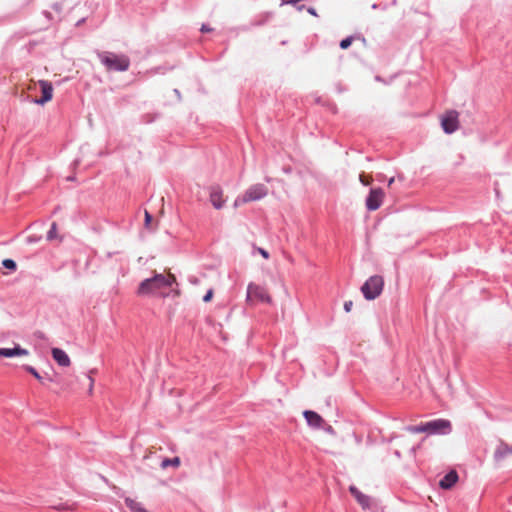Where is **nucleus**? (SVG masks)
Segmentation results:
<instances>
[{
  "mask_svg": "<svg viewBox=\"0 0 512 512\" xmlns=\"http://www.w3.org/2000/svg\"><path fill=\"white\" fill-rule=\"evenodd\" d=\"M22 355H28V351L21 348L20 346H16L14 348H0V356L3 357H14Z\"/></svg>",
  "mask_w": 512,
  "mask_h": 512,
  "instance_id": "nucleus-15",
  "label": "nucleus"
},
{
  "mask_svg": "<svg viewBox=\"0 0 512 512\" xmlns=\"http://www.w3.org/2000/svg\"><path fill=\"white\" fill-rule=\"evenodd\" d=\"M459 113L456 110L447 111L441 118V126L445 133L452 134L459 128Z\"/></svg>",
  "mask_w": 512,
  "mask_h": 512,
  "instance_id": "nucleus-7",
  "label": "nucleus"
},
{
  "mask_svg": "<svg viewBox=\"0 0 512 512\" xmlns=\"http://www.w3.org/2000/svg\"><path fill=\"white\" fill-rule=\"evenodd\" d=\"M28 240H29V242L36 241V239H35V238H33L32 236H30V237L28 238Z\"/></svg>",
  "mask_w": 512,
  "mask_h": 512,
  "instance_id": "nucleus-34",
  "label": "nucleus"
},
{
  "mask_svg": "<svg viewBox=\"0 0 512 512\" xmlns=\"http://www.w3.org/2000/svg\"><path fill=\"white\" fill-rule=\"evenodd\" d=\"M57 238H58V234H57V224H56V222H53V223L51 224V227H50V229H49L48 233H47V240H48V241H53V240H55V239H57Z\"/></svg>",
  "mask_w": 512,
  "mask_h": 512,
  "instance_id": "nucleus-19",
  "label": "nucleus"
},
{
  "mask_svg": "<svg viewBox=\"0 0 512 512\" xmlns=\"http://www.w3.org/2000/svg\"><path fill=\"white\" fill-rule=\"evenodd\" d=\"M24 369L28 373L32 374L38 381L42 382L43 377L37 372V370L34 367H32L30 365H25Z\"/></svg>",
  "mask_w": 512,
  "mask_h": 512,
  "instance_id": "nucleus-21",
  "label": "nucleus"
},
{
  "mask_svg": "<svg viewBox=\"0 0 512 512\" xmlns=\"http://www.w3.org/2000/svg\"><path fill=\"white\" fill-rule=\"evenodd\" d=\"M210 202L215 209H221L224 207L226 199L223 195V190L218 185H213L209 188Z\"/></svg>",
  "mask_w": 512,
  "mask_h": 512,
  "instance_id": "nucleus-9",
  "label": "nucleus"
},
{
  "mask_svg": "<svg viewBox=\"0 0 512 512\" xmlns=\"http://www.w3.org/2000/svg\"><path fill=\"white\" fill-rule=\"evenodd\" d=\"M39 86L41 88L42 97L40 99L36 100V103L43 105L52 99L53 86H52L51 82H49L47 80H40Z\"/></svg>",
  "mask_w": 512,
  "mask_h": 512,
  "instance_id": "nucleus-10",
  "label": "nucleus"
},
{
  "mask_svg": "<svg viewBox=\"0 0 512 512\" xmlns=\"http://www.w3.org/2000/svg\"><path fill=\"white\" fill-rule=\"evenodd\" d=\"M428 434H449L452 430L451 422L446 419H436L425 423Z\"/></svg>",
  "mask_w": 512,
  "mask_h": 512,
  "instance_id": "nucleus-5",
  "label": "nucleus"
},
{
  "mask_svg": "<svg viewBox=\"0 0 512 512\" xmlns=\"http://www.w3.org/2000/svg\"><path fill=\"white\" fill-rule=\"evenodd\" d=\"M268 194V188L261 183L251 185L241 196L234 201V207L237 208L245 203L257 201Z\"/></svg>",
  "mask_w": 512,
  "mask_h": 512,
  "instance_id": "nucleus-3",
  "label": "nucleus"
},
{
  "mask_svg": "<svg viewBox=\"0 0 512 512\" xmlns=\"http://www.w3.org/2000/svg\"><path fill=\"white\" fill-rule=\"evenodd\" d=\"M125 504L127 505V507H129L131 512H148L141 503L131 498H126Z\"/></svg>",
  "mask_w": 512,
  "mask_h": 512,
  "instance_id": "nucleus-17",
  "label": "nucleus"
},
{
  "mask_svg": "<svg viewBox=\"0 0 512 512\" xmlns=\"http://www.w3.org/2000/svg\"><path fill=\"white\" fill-rule=\"evenodd\" d=\"M406 430L411 433H426L425 423H421L420 425L415 426H408Z\"/></svg>",
  "mask_w": 512,
  "mask_h": 512,
  "instance_id": "nucleus-20",
  "label": "nucleus"
},
{
  "mask_svg": "<svg viewBox=\"0 0 512 512\" xmlns=\"http://www.w3.org/2000/svg\"><path fill=\"white\" fill-rule=\"evenodd\" d=\"M52 357L53 359L60 365V366H63V367H68L70 365V358L69 356L67 355V353L60 349V348H53L52 351Z\"/></svg>",
  "mask_w": 512,
  "mask_h": 512,
  "instance_id": "nucleus-13",
  "label": "nucleus"
},
{
  "mask_svg": "<svg viewBox=\"0 0 512 512\" xmlns=\"http://www.w3.org/2000/svg\"><path fill=\"white\" fill-rule=\"evenodd\" d=\"M89 382H90L89 383V393L91 394L93 391V385H94V379L91 376H89Z\"/></svg>",
  "mask_w": 512,
  "mask_h": 512,
  "instance_id": "nucleus-30",
  "label": "nucleus"
},
{
  "mask_svg": "<svg viewBox=\"0 0 512 512\" xmlns=\"http://www.w3.org/2000/svg\"><path fill=\"white\" fill-rule=\"evenodd\" d=\"M359 179H360V182H361L364 186H368V185H370V184H371V182H372V179H371V178H369V179H368V178H366L363 174H361V175H360Z\"/></svg>",
  "mask_w": 512,
  "mask_h": 512,
  "instance_id": "nucleus-24",
  "label": "nucleus"
},
{
  "mask_svg": "<svg viewBox=\"0 0 512 512\" xmlns=\"http://www.w3.org/2000/svg\"><path fill=\"white\" fill-rule=\"evenodd\" d=\"M352 307H353V302L352 301H346L344 303V310L345 312H350L352 310Z\"/></svg>",
  "mask_w": 512,
  "mask_h": 512,
  "instance_id": "nucleus-26",
  "label": "nucleus"
},
{
  "mask_svg": "<svg viewBox=\"0 0 512 512\" xmlns=\"http://www.w3.org/2000/svg\"><path fill=\"white\" fill-rule=\"evenodd\" d=\"M384 280L380 275H373L369 277L361 287V292L367 300H374L383 291Z\"/></svg>",
  "mask_w": 512,
  "mask_h": 512,
  "instance_id": "nucleus-4",
  "label": "nucleus"
},
{
  "mask_svg": "<svg viewBox=\"0 0 512 512\" xmlns=\"http://www.w3.org/2000/svg\"><path fill=\"white\" fill-rule=\"evenodd\" d=\"M351 494L355 497L357 502L363 507L367 508L370 505V498L360 492L355 486H350L349 488Z\"/></svg>",
  "mask_w": 512,
  "mask_h": 512,
  "instance_id": "nucleus-16",
  "label": "nucleus"
},
{
  "mask_svg": "<svg viewBox=\"0 0 512 512\" xmlns=\"http://www.w3.org/2000/svg\"><path fill=\"white\" fill-rule=\"evenodd\" d=\"M212 29L206 25V24H203L202 27H201V31L202 32H210Z\"/></svg>",
  "mask_w": 512,
  "mask_h": 512,
  "instance_id": "nucleus-31",
  "label": "nucleus"
},
{
  "mask_svg": "<svg viewBox=\"0 0 512 512\" xmlns=\"http://www.w3.org/2000/svg\"><path fill=\"white\" fill-rule=\"evenodd\" d=\"M384 191L381 188H373L370 190L366 198V207L369 211L377 210L384 199Z\"/></svg>",
  "mask_w": 512,
  "mask_h": 512,
  "instance_id": "nucleus-8",
  "label": "nucleus"
},
{
  "mask_svg": "<svg viewBox=\"0 0 512 512\" xmlns=\"http://www.w3.org/2000/svg\"><path fill=\"white\" fill-rule=\"evenodd\" d=\"M394 181H395L394 177L390 178L388 181V186H391L394 183Z\"/></svg>",
  "mask_w": 512,
  "mask_h": 512,
  "instance_id": "nucleus-33",
  "label": "nucleus"
},
{
  "mask_svg": "<svg viewBox=\"0 0 512 512\" xmlns=\"http://www.w3.org/2000/svg\"><path fill=\"white\" fill-rule=\"evenodd\" d=\"M54 508L57 509V510H71L72 509L71 506H69L67 504H63V503H61V504H59L57 506H54Z\"/></svg>",
  "mask_w": 512,
  "mask_h": 512,
  "instance_id": "nucleus-25",
  "label": "nucleus"
},
{
  "mask_svg": "<svg viewBox=\"0 0 512 512\" xmlns=\"http://www.w3.org/2000/svg\"><path fill=\"white\" fill-rule=\"evenodd\" d=\"M152 221V216L148 211H145V225L148 226Z\"/></svg>",
  "mask_w": 512,
  "mask_h": 512,
  "instance_id": "nucleus-27",
  "label": "nucleus"
},
{
  "mask_svg": "<svg viewBox=\"0 0 512 512\" xmlns=\"http://www.w3.org/2000/svg\"><path fill=\"white\" fill-rule=\"evenodd\" d=\"M180 465V459L178 457L174 458H165L162 463V468H167L168 466L178 467Z\"/></svg>",
  "mask_w": 512,
  "mask_h": 512,
  "instance_id": "nucleus-18",
  "label": "nucleus"
},
{
  "mask_svg": "<svg viewBox=\"0 0 512 512\" xmlns=\"http://www.w3.org/2000/svg\"><path fill=\"white\" fill-rule=\"evenodd\" d=\"M308 12H309L310 14H312V15H316V11H315V9H314V8H312V7L308 8Z\"/></svg>",
  "mask_w": 512,
  "mask_h": 512,
  "instance_id": "nucleus-32",
  "label": "nucleus"
},
{
  "mask_svg": "<svg viewBox=\"0 0 512 512\" xmlns=\"http://www.w3.org/2000/svg\"><path fill=\"white\" fill-rule=\"evenodd\" d=\"M458 481V474L455 470L448 472L439 482L442 489H451Z\"/></svg>",
  "mask_w": 512,
  "mask_h": 512,
  "instance_id": "nucleus-14",
  "label": "nucleus"
},
{
  "mask_svg": "<svg viewBox=\"0 0 512 512\" xmlns=\"http://www.w3.org/2000/svg\"><path fill=\"white\" fill-rule=\"evenodd\" d=\"M509 455H512V445H508L501 441L494 452V459L496 461H501Z\"/></svg>",
  "mask_w": 512,
  "mask_h": 512,
  "instance_id": "nucleus-12",
  "label": "nucleus"
},
{
  "mask_svg": "<svg viewBox=\"0 0 512 512\" xmlns=\"http://www.w3.org/2000/svg\"><path fill=\"white\" fill-rule=\"evenodd\" d=\"M212 295H213L212 290H209V291L205 294V296L203 297V301H204V302H208V301H210V299L212 298Z\"/></svg>",
  "mask_w": 512,
  "mask_h": 512,
  "instance_id": "nucleus-28",
  "label": "nucleus"
},
{
  "mask_svg": "<svg viewBox=\"0 0 512 512\" xmlns=\"http://www.w3.org/2000/svg\"><path fill=\"white\" fill-rule=\"evenodd\" d=\"M303 415H304L309 426L316 428V429L322 427L324 420L318 413L311 411V410H306L303 412Z\"/></svg>",
  "mask_w": 512,
  "mask_h": 512,
  "instance_id": "nucleus-11",
  "label": "nucleus"
},
{
  "mask_svg": "<svg viewBox=\"0 0 512 512\" xmlns=\"http://www.w3.org/2000/svg\"><path fill=\"white\" fill-rule=\"evenodd\" d=\"M176 281L175 276L169 274H155L151 278L143 280L137 290L139 296L155 295L162 293V289L169 288Z\"/></svg>",
  "mask_w": 512,
  "mask_h": 512,
  "instance_id": "nucleus-1",
  "label": "nucleus"
},
{
  "mask_svg": "<svg viewBox=\"0 0 512 512\" xmlns=\"http://www.w3.org/2000/svg\"><path fill=\"white\" fill-rule=\"evenodd\" d=\"M258 252L265 258V259H268L269 258V253L263 249V248H258Z\"/></svg>",
  "mask_w": 512,
  "mask_h": 512,
  "instance_id": "nucleus-29",
  "label": "nucleus"
},
{
  "mask_svg": "<svg viewBox=\"0 0 512 512\" xmlns=\"http://www.w3.org/2000/svg\"><path fill=\"white\" fill-rule=\"evenodd\" d=\"M3 266L7 269H10V270H16V262L12 259H5L3 260L2 262Z\"/></svg>",
  "mask_w": 512,
  "mask_h": 512,
  "instance_id": "nucleus-23",
  "label": "nucleus"
},
{
  "mask_svg": "<svg viewBox=\"0 0 512 512\" xmlns=\"http://www.w3.org/2000/svg\"><path fill=\"white\" fill-rule=\"evenodd\" d=\"M258 300L260 302L271 303V297L265 287L253 282L247 287V300Z\"/></svg>",
  "mask_w": 512,
  "mask_h": 512,
  "instance_id": "nucleus-6",
  "label": "nucleus"
},
{
  "mask_svg": "<svg viewBox=\"0 0 512 512\" xmlns=\"http://www.w3.org/2000/svg\"><path fill=\"white\" fill-rule=\"evenodd\" d=\"M354 39H355L354 36H349V37H346L345 39L341 40V42H340L341 49L349 48Z\"/></svg>",
  "mask_w": 512,
  "mask_h": 512,
  "instance_id": "nucleus-22",
  "label": "nucleus"
},
{
  "mask_svg": "<svg viewBox=\"0 0 512 512\" xmlns=\"http://www.w3.org/2000/svg\"><path fill=\"white\" fill-rule=\"evenodd\" d=\"M97 55L100 62L108 70L123 72L129 69L130 59L124 54L117 55L112 52H99Z\"/></svg>",
  "mask_w": 512,
  "mask_h": 512,
  "instance_id": "nucleus-2",
  "label": "nucleus"
}]
</instances>
